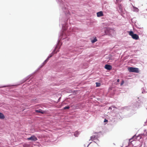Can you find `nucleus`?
Wrapping results in <instances>:
<instances>
[{
    "label": "nucleus",
    "instance_id": "nucleus-1",
    "mask_svg": "<svg viewBox=\"0 0 147 147\" xmlns=\"http://www.w3.org/2000/svg\"><path fill=\"white\" fill-rule=\"evenodd\" d=\"M53 48L54 49L53 52L49 55L47 58L42 63V64L39 66L37 69L34 73L30 75L27 77L23 79L21 81V83L20 84L17 85H3L0 87V88H4L6 87H9L10 89H11L13 88V87H17L20 84H22L25 82L27 81V82L24 84L23 86V88H25L26 86L27 87L29 86L30 84L33 81L32 80L34 76L35 73L38 72L39 70L41 68H42L48 62L50 58L51 57L54 55V54H55V46H54Z\"/></svg>",
    "mask_w": 147,
    "mask_h": 147
},
{
    "label": "nucleus",
    "instance_id": "nucleus-4",
    "mask_svg": "<svg viewBox=\"0 0 147 147\" xmlns=\"http://www.w3.org/2000/svg\"><path fill=\"white\" fill-rule=\"evenodd\" d=\"M27 140H28L36 141L38 139L35 136L32 135L30 137L28 138H27Z\"/></svg>",
    "mask_w": 147,
    "mask_h": 147
},
{
    "label": "nucleus",
    "instance_id": "nucleus-13",
    "mask_svg": "<svg viewBox=\"0 0 147 147\" xmlns=\"http://www.w3.org/2000/svg\"><path fill=\"white\" fill-rule=\"evenodd\" d=\"M96 87H99L100 85V84L99 83L96 82Z\"/></svg>",
    "mask_w": 147,
    "mask_h": 147
},
{
    "label": "nucleus",
    "instance_id": "nucleus-15",
    "mask_svg": "<svg viewBox=\"0 0 147 147\" xmlns=\"http://www.w3.org/2000/svg\"><path fill=\"white\" fill-rule=\"evenodd\" d=\"M69 108H70V107L69 106H67L65 107H64L63 108V109H69Z\"/></svg>",
    "mask_w": 147,
    "mask_h": 147
},
{
    "label": "nucleus",
    "instance_id": "nucleus-12",
    "mask_svg": "<svg viewBox=\"0 0 147 147\" xmlns=\"http://www.w3.org/2000/svg\"><path fill=\"white\" fill-rule=\"evenodd\" d=\"M97 41V40L96 39V38L95 37V38L94 39L92 40L91 41L92 43H94L95 42H96Z\"/></svg>",
    "mask_w": 147,
    "mask_h": 147
},
{
    "label": "nucleus",
    "instance_id": "nucleus-19",
    "mask_svg": "<svg viewBox=\"0 0 147 147\" xmlns=\"http://www.w3.org/2000/svg\"><path fill=\"white\" fill-rule=\"evenodd\" d=\"M108 121L106 119H105L104 121V122H105Z\"/></svg>",
    "mask_w": 147,
    "mask_h": 147
},
{
    "label": "nucleus",
    "instance_id": "nucleus-14",
    "mask_svg": "<svg viewBox=\"0 0 147 147\" xmlns=\"http://www.w3.org/2000/svg\"><path fill=\"white\" fill-rule=\"evenodd\" d=\"M96 137V136L95 135H93L91 137V139L92 140L94 139Z\"/></svg>",
    "mask_w": 147,
    "mask_h": 147
},
{
    "label": "nucleus",
    "instance_id": "nucleus-23",
    "mask_svg": "<svg viewBox=\"0 0 147 147\" xmlns=\"http://www.w3.org/2000/svg\"><path fill=\"white\" fill-rule=\"evenodd\" d=\"M61 98V97L59 98V99Z\"/></svg>",
    "mask_w": 147,
    "mask_h": 147
},
{
    "label": "nucleus",
    "instance_id": "nucleus-8",
    "mask_svg": "<svg viewBox=\"0 0 147 147\" xmlns=\"http://www.w3.org/2000/svg\"><path fill=\"white\" fill-rule=\"evenodd\" d=\"M5 117V116L3 114L0 112V119H4Z\"/></svg>",
    "mask_w": 147,
    "mask_h": 147
},
{
    "label": "nucleus",
    "instance_id": "nucleus-7",
    "mask_svg": "<svg viewBox=\"0 0 147 147\" xmlns=\"http://www.w3.org/2000/svg\"><path fill=\"white\" fill-rule=\"evenodd\" d=\"M97 16L98 17H100L103 16V14L102 11L98 12L97 13Z\"/></svg>",
    "mask_w": 147,
    "mask_h": 147
},
{
    "label": "nucleus",
    "instance_id": "nucleus-16",
    "mask_svg": "<svg viewBox=\"0 0 147 147\" xmlns=\"http://www.w3.org/2000/svg\"><path fill=\"white\" fill-rule=\"evenodd\" d=\"M136 138V137H135V136H134L132 138H130L129 139V141H130L131 140H133L134 138Z\"/></svg>",
    "mask_w": 147,
    "mask_h": 147
},
{
    "label": "nucleus",
    "instance_id": "nucleus-3",
    "mask_svg": "<svg viewBox=\"0 0 147 147\" xmlns=\"http://www.w3.org/2000/svg\"><path fill=\"white\" fill-rule=\"evenodd\" d=\"M128 69L129 72L137 73H138L139 72V69L138 68H137L129 67L128 68Z\"/></svg>",
    "mask_w": 147,
    "mask_h": 147
},
{
    "label": "nucleus",
    "instance_id": "nucleus-20",
    "mask_svg": "<svg viewBox=\"0 0 147 147\" xmlns=\"http://www.w3.org/2000/svg\"><path fill=\"white\" fill-rule=\"evenodd\" d=\"M119 81H120L119 79H118L117 80V82H119Z\"/></svg>",
    "mask_w": 147,
    "mask_h": 147
},
{
    "label": "nucleus",
    "instance_id": "nucleus-5",
    "mask_svg": "<svg viewBox=\"0 0 147 147\" xmlns=\"http://www.w3.org/2000/svg\"><path fill=\"white\" fill-rule=\"evenodd\" d=\"M35 113L36 114L41 113L44 114L45 113V111L41 109H35L34 110Z\"/></svg>",
    "mask_w": 147,
    "mask_h": 147
},
{
    "label": "nucleus",
    "instance_id": "nucleus-22",
    "mask_svg": "<svg viewBox=\"0 0 147 147\" xmlns=\"http://www.w3.org/2000/svg\"><path fill=\"white\" fill-rule=\"evenodd\" d=\"M57 48H58V47H56V48H55V49H56V50L57 49Z\"/></svg>",
    "mask_w": 147,
    "mask_h": 147
},
{
    "label": "nucleus",
    "instance_id": "nucleus-17",
    "mask_svg": "<svg viewBox=\"0 0 147 147\" xmlns=\"http://www.w3.org/2000/svg\"><path fill=\"white\" fill-rule=\"evenodd\" d=\"M62 28H63L64 30H66L67 29V26H63Z\"/></svg>",
    "mask_w": 147,
    "mask_h": 147
},
{
    "label": "nucleus",
    "instance_id": "nucleus-2",
    "mask_svg": "<svg viewBox=\"0 0 147 147\" xmlns=\"http://www.w3.org/2000/svg\"><path fill=\"white\" fill-rule=\"evenodd\" d=\"M129 32V34L131 36L133 39L137 40L139 38V36L136 34H134L133 31H130Z\"/></svg>",
    "mask_w": 147,
    "mask_h": 147
},
{
    "label": "nucleus",
    "instance_id": "nucleus-21",
    "mask_svg": "<svg viewBox=\"0 0 147 147\" xmlns=\"http://www.w3.org/2000/svg\"><path fill=\"white\" fill-rule=\"evenodd\" d=\"M109 109H111V108L110 107H109Z\"/></svg>",
    "mask_w": 147,
    "mask_h": 147
},
{
    "label": "nucleus",
    "instance_id": "nucleus-18",
    "mask_svg": "<svg viewBox=\"0 0 147 147\" xmlns=\"http://www.w3.org/2000/svg\"><path fill=\"white\" fill-rule=\"evenodd\" d=\"M124 83V81L123 80L121 82V86H122V85H123V84Z\"/></svg>",
    "mask_w": 147,
    "mask_h": 147
},
{
    "label": "nucleus",
    "instance_id": "nucleus-10",
    "mask_svg": "<svg viewBox=\"0 0 147 147\" xmlns=\"http://www.w3.org/2000/svg\"><path fill=\"white\" fill-rule=\"evenodd\" d=\"M23 147H32V146L29 144H26L23 145Z\"/></svg>",
    "mask_w": 147,
    "mask_h": 147
},
{
    "label": "nucleus",
    "instance_id": "nucleus-11",
    "mask_svg": "<svg viewBox=\"0 0 147 147\" xmlns=\"http://www.w3.org/2000/svg\"><path fill=\"white\" fill-rule=\"evenodd\" d=\"M79 134V132H78L77 131H76L74 133V135L76 137H78Z\"/></svg>",
    "mask_w": 147,
    "mask_h": 147
},
{
    "label": "nucleus",
    "instance_id": "nucleus-6",
    "mask_svg": "<svg viewBox=\"0 0 147 147\" xmlns=\"http://www.w3.org/2000/svg\"><path fill=\"white\" fill-rule=\"evenodd\" d=\"M105 67L106 69L109 70H111L112 68V67L111 65L108 64L105 65Z\"/></svg>",
    "mask_w": 147,
    "mask_h": 147
},
{
    "label": "nucleus",
    "instance_id": "nucleus-9",
    "mask_svg": "<svg viewBox=\"0 0 147 147\" xmlns=\"http://www.w3.org/2000/svg\"><path fill=\"white\" fill-rule=\"evenodd\" d=\"M30 101L32 103L36 102L37 101L36 98V97H35L34 98L31 99Z\"/></svg>",
    "mask_w": 147,
    "mask_h": 147
}]
</instances>
